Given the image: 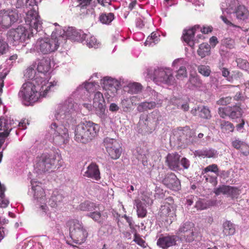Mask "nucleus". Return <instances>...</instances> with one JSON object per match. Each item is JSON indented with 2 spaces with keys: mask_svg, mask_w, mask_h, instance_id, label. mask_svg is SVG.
<instances>
[{
  "mask_svg": "<svg viewBox=\"0 0 249 249\" xmlns=\"http://www.w3.org/2000/svg\"><path fill=\"white\" fill-rule=\"evenodd\" d=\"M204 171L205 172H212L216 174L217 176H219V169L218 166L215 164H213L207 166L205 169Z\"/></svg>",
  "mask_w": 249,
  "mask_h": 249,
  "instance_id": "obj_52",
  "label": "nucleus"
},
{
  "mask_svg": "<svg viewBox=\"0 0 249 249\" xmlns=\"http://www.w3.org/2000/svg\"><path fill=\"white\" fill-rule=\"evenodd\" d=\"M85 177L98 180L100 179V173L98 165L95 163H91L87 167L85 172Z\"/></svg>",
  "mask_w": 249,
  "mask_h": 249,
  "instance_id": "obj_24",
  "label": "nucleus"
},
{
  "mask_svg": "<svg viewBox=\"0 0 249 249\" xmlns=\"http://www.w3.org/2000/svg\"><path fill=\"white\" fill-rule=\"evenodd\" d=\"M206 180L207 182L211 183L213 186H215L217 184V177L208 175L206 178Z\"/></svg>",
  "mask_w": 249,
  "mask_h": 249,
  "instance_id": "obj_60",
  "label": "nucleus"
},
{
  "mask_svg": "<svg viewBox=\"0 0 249 249\" xmlns=\"http://www.w3.org/2000/svg\"><path fill=\"white\" fill-rule=\"evenodd\" d=\"M38 78L24 83L19 92L18 96L25 106L33 105L42 96L44 88L46 82L45 80Z\"/></svg>",
  "mask_w": 249,
  "mask_h": 249,
  "instance_id": "obj_2",
  "label": "nucleus"
},
{
  "mask_svg": "<svg viewBox=\"0 0 249 249\" xmlns=\"http://www.w3.org/2000/svg\"><path fill=\"white\" fill-rule=\"evenodd\" d=\"M199 28L198 25H195L194 27L189 29H184L183 32L182 38L190 47H193L195 45L196 40L194 39V35L197 29Z\"/></svg>",
  "mask_w": 249,
  "mask_h": 249,
  "instance_id": "obj_22",
  "label": "nucleus"
},
{
  "mask_svg": "<svg viewBox=\"0 0 249 249\" xmlns=\"http://www.w3.org/2000/svg\"><path fill=\"white\" fill-rule=\"evenodd\" d=\"M171 103L173 105L177 106L178 108H180V105L179 103H182V100L179 98H177L176 97H173L170 100Z\"/></svg>",
  "mask_w": 249,
  "mask_h": 249,
  "instance_id": "obj_63",
  "label": "nucleus"
},
{
  "mask_svg": "<svg viewBox=\"0 0 249 249\" xmlns=\"http://www.w3.org/2000/svg\"><path fill=\"white\" fill-rule=\"evenodd\" d=\"M114 18V15L112 13H102L99 18L101 23L105 24H109Z\"/></svg>",
  "mask_w": 249,
  "mask_h": 249,
  "instance_id": "obj_40",
  "label": "nucleus"
},
{
  "mask_svg": "<svg viewBox=\"0 0 249 249\" xmlns=\"http://www.w3.org/2000/svg\"><path fill=\"white\" fill-rule=\"evenodd\" d=\"M97 205L91 201L86 200L80 203L78 209L83 211H93L96 210Z\"/></svg>",
  "mask_w": 249,
  "mask_h": 249,
  "instance_id": "obj_33",
  "label": "nucleus"
},
{
  "mask_svg": "<svg viewBox=\"0 0 249 249\" xmlns=\"http://www.w3.org/2000/svg\"><path fill=\"white\" fill-rule=\"evenodd\" d=\"M210 45L207 43L201 44L197 50V54L201 58L209 55L210 54Z\"/></svg>",
  "mask_w": 249,
  "mask_h": 249,
  "instance_id": "obj_37",
  "label": "nucleus"
},
{
  "mask_svg": "<svg viewBox=\"0 0 249 249\" xmlns=\"http://www.w3.org/2000/svg\"><path fill=\"white\" fill-rule=\"evenodd\" d=\"M99 130V124L90 121H84L75 128V140L82 143H87L98 135Z\"/></svg>",
  "mask_w": 249,
  "mask_h": 249,
  "instance_id": "obj_3",
  "label": "nucleus"
},
{
  "mask_svg": "<svg viewBox=\"0 0 249 249\" xmlns=\"http://www.w3.org/2000/svg\"><path fill=\"white\" fill-rule=\"evenodd\" d=\"M36 62H34L31 66H30L26 70V72H25L24 76L29 79H30L31 81L33 80L36 79L37 78L38 80L39 81V79H42V80H45L44 77H42L39 73H36Z\"/></svg>",
  "mask_w": 249,
  "mask_h": 249,
  "instance_id": "obj_25",
  "label": "nucleus"
},
{
  "mask_svg": "<svg viewBox=\"0 0 249 249\" xmlns=\"http://www.w3.org/2000/svg\"><path fill=\"white\" fill-rule=\"evenodd\" d=\"M198 110L199 112V115L201 118L205 119H209L211 118L210 110L207 107H198Z\"/></svg>",
  "mask_w": 249,
  "mask_h": 249,
  "instance_id": "obj_42",
  "label": "nucleus"
},
{
  "mask_svg": "<svg viewBox=\"0 0 249 249\" xmlns=\"http://www.w3.org/2000/svg\"><path fill=\"white\" fill-rule=\"evenodd\" d=\"M133 241L143 248H145L147 246V244L145 243V241L137 235H135Z\"/></svg>",
  "mask_w": 249,
  "mask_h": 249,
  "instance_id": "obj_57",
  "label": "nucleus"
},
{
  "mask_svg": "<svg viewBox=\"0 0 249 249\" xmlns=\"http://www.w3.org/2000/svg\"><path fill=\"white\" fill-rule=\"evenodd\" d=\"M194 224L191 222H186L182 224L177 233L183 236L187 242H191L195 240L196 234L194 231Z\"/></svg>",
  "mask_w": 249,
  "mask_h": 249,
  "instance_id": "obj_13",
  "label": "nucleus"
},
{
  "mask_svg": "<svg viewBox=\"0 0 249 249\" xmlns=\"http://www.w3.org/2000/svg\"><path fill=\"white\" fill-rule=\"evenodd\" d=\"M151 117L153 121L156 124L159 123V122L161 120V116L160 115V113L158 110H155L153 111L151 114L150 115L149 119H150Z\"/></svg>",
  "mask_w": 249,
  "mask_h": 249,
  "instance_id": "obj_51",
  "label": "nucleus"
},
{
  "mask_svg": "<svg viewBox=\"0 0 249 249\" xmlns=\"http://www.w3.org/2000/svg\"><path fill=\"white\" fill-rule=\"evenodd\" d=\"M223 43L228 48L231 49L234 47V41L231 39L226 38L224 39Z\"/></svg>",
  "mask_w": 249,
  "mask_h": 249,
  "instance_id": "obj_64",
  "label": "nucleus"
},
{
  "mask_svg": "<svg viewBox=\"0 0 249 249\" xmlns=\"http://www.w3.org/2000/svg\"><path fill=\"white\" fill-rule=\"evenodd\" d=\"M80 41L89 48H97L99 44L96 38L89 34H83Z\"/></svg>",
  "mask_w": 249,
  "mask_h": 249,
  "instance_id": "obj_27",
  "label": "nucleus"
},
{
  "mask_svg": "<svg viewBox=\"0 0 249 249\" xmlns=\"http://www.w3.org/2000/svg\"><path fill=\"white\" fill-rule=\"evenodd\" d=\"M63 198L62 195L57 190H54L48 200V204L51 207L56 208L60 204Z\"/></svg>",
  "mask_w": 249,
  "mask_h": 249,
  "instance_id": "obj_26",
  "label": "nucleus"
},
{
  "mask_svg": "<svg viewBox=\"0 0 249 249\" xmlns=\"http://www.w3.org/2000/svg\"><path fill=\"white\" fill-rule=\"evenodd\" d=\"M180 156L177 152L169 153L166 159V163L172 170L178 171L181 169L179 165Z\"/></svg>",
  "mask_w": 249,
  "mask_h": 249,
  "instance_id": "obj_20",
  "label": "nucleus"
},
{
  "mask_svg": "<svg viewBox=\"0 0 249 249\" xmlns=\"http://www.w3.org/2000/svg\"><path fill=\"white\" fill-rule=\"evenodd\" d=\"M30 31L25 27L19 26L16 29H12L8 31L7 37L8 41L13 46L19 45L28 41L31 36H33Z\"/></svg>",
  "mask_w": 249,
  "mask_h": 249,
  "instance_id": "obj_5",
  "label": "nucleus"
},
{
  "mask_svg": "<svg viewBox=\"0 0 249 249\" xmlns=\"http://www.w3.org/2000/svg\"><path fill=\"white\" fill-rule=\"evenodd\" d=\"M76 106L71 98L58 106L54 116L57 121L60 120L61 124L53 122L51 125L52 133L53 132V142L56 145H61L69 141L68 127L73 122L71 114Z\"/></svg>",
  "mask_w": 249,
  "mask_h": 249,
  "instance_id": "obj_1",
  "label": "nucleus"
},
{
  "mask_svg": "<svg viewBox=\"0 0 249 249\" xmlns=\"http://www.w3.org/2000/svg\"><path fill=\"white\" fill-rule=\"evenodd\" d=\"M219 127L221 131L225 133H230L232 132L234 129V125L229 121L224 120L219 121Z\"/></svg>",
  "mask_w": 249,
  "mask_h": 249,
  "instance_id": "obj_31",
  "label": "nucleus"
},
{
  "mask_svg": "<svg viewBox=\"0 0 249 249\" xmlns=\"http://www.w3.org/2000/svg\"><path fill=\"white\" fill-rule=\"evenodd\" d=\"M197 71L199 73L205 77L209 76L211 73L210 67L208 65H200L198 66Z\"/></svg>",
  "mask_w": 249,
  "mask_h": 249,
  "instance_id": "obj_43",
  "label": "nucleus"
},
{
  "mask_svg": "<svg viewBox=\"0 0 249 249\" xmlns=\"http://www.w3.org/2000/svg\"><path fill=\"white\" fill-rule=\"evenodd\" d=\"M63 32L62 34H61V32L59 34L57 32L56 34L57 36H61L63 37L61 39V43H62L63 40H65L66 39L73 41H80L82 38V34H84L83 31L77 30L73 27H68L66 31L63 30Z\"/></svg>",
  "mask_w": 249,
  "mask_h": 249,
  "instance_id": "obj_15",
  "label": "nucleus"
},
{
  "mask_svg": "<svg viewBox=\"0 0 249 249\" xmlns=\"http://www.w3.org/2000/svg\"><path fill=\"white\" fill-rule=\"evenodd\" d=\"M223 233L226 236L233 235L235 231L234 225L230 221H226L223 223Z\"/></svg>",
  "mask_w": 249,
  "mask_h": 249,
  "instance_id": "obj_39",
  "label": "nucleus"
},
{
  "mask_svg": "<svg viewBox=\"0 0 249 249\" xmlns=\"http://www.w3.org/2000/svg\"><path fill=\"white\" fill-rule=\"evenodd\" d=\"M11 124L8 123V120L3 118H0V130L2 132H8V135L12 130Z\"/></svg>",
  "mask_w": 249,
  "mask_h": 249,
  "instance_id": "obj_41",
  "label": "nucleus"
},
{
  "mask_svg": "<svg viewBox=\"0 0 249 249\" xmlns=\"http://www.w3.org/2000/svg\"><path fill=\"white\" fill-rule=\"evenodd\" d=\"M162 183L168 188L178 191L180 188V182L176 175L172 172L165 175L162 179Z\"/></svg>",
  "mask_w": 249,
  "mask_h": 249,
  "instance_id": "obj_16",
  "label": "nucleus"
},
{
  "mask_svg": "<svg viewBox=\"0 0 249 249\" xmlns=\"http://www.w3.org/2000/svg\"><path fill=\"white\" fill-rule=\"evenodd\" d=\"M243 114L242 108L238 106H230V112L229 117L232 119L241 118Z\"/></svg>",
  "mask_w": 249,
  "mask_h": 249,
  "instance_id": "obj_32",
  "label": "nucleus"
},
{
  "mask_svg": "<svg viewBox=\"0 0 249 249\" xmlns=\"http://www.w3.org/2000/svg\"><path fill=\"white\" fill-rule=\"evenodd\" d=\"M236 61L238 68L247 71L249 73V63L246 60L239 58L236 59Z\"/></svg>",
  "mask_w": 249,
  "mask_h": 249,
  "instance_id": "obj_45",
  "label": "nucleus"
},
{
  "mask_svg": "<svg viewBox=\"0 0 249 249\" xmlns=\"http://www.w3.org/2000/svg\"><path fill=\"white\" fill-rule=\"evenodd\" d=\"M156 107L155 102H144L141 103L137 107L138 111L142 112L148 109H152Z\"/></svg>",
  "mask_w": 249,
  "mask_h": 249,
  "instance_id": "obj_38",
  "label": "nucleus"
},
{
  "mask_svg": "<svg viewBox=\"0 0 249 249\" xmlns=\"http://www.w3.org/2000/svg\"><path fill=\"white\" fill-rule=\"evenodd\" d=\"M231 76H232V79L234 78L236 80H242L243 82V74L239 71H235Z\"/></svg>",
  "mask_w": 249,
  "mask_h": 249,
  "instance_id": "obj_62",
  "label": "nucleus"
},
{
  "mask_svg": "<svg viewBox=\"0 0 249 249\" xmlns=\"http://www.w3.org/2000/svg\"><path fill=\"white\" fill-rule=\"evenodd\" d=\"M178 236L175 235H170L169 234H161L157 241L158 246L163 249H167L168 248L176 245Z\"/></svg>",
  "mask_w": 249,
  "mask_h": 249,
  "instance_id": "obj_17",
  "label": "nucleus"
},
{
  "mask_svg": "<svg viewBox=\"0 0 249 249\" xmlns=\"http://www.w3.org/2000/svg\"><path fill=\"white\" fill-rule=\"evenodd\" d=\"M153 79L157 84L163 83L168 85H174L176 81L172 70L166 68H158L155 69Z\"/></svg>",
  "mask_w": 249,
  "mask_h": 249,
  "instance_id": "obj_7",
  "label": "nucleus"
},
{
  "mask_svg": "<svg viewBox=\"0 0 249 249\" xmlns=\"http://www.w3.org/2000/svg\"><path fill=\"white\" fill-rule=\"evenodd\" d=\"M137 215L139 217L143 218L147 213L145 205L140 200L135 201Z\"/></svg>",
  "mask_w": 249,
  "mask_h": 249,
  "instance_id": "obj_36",
  "label": "nucleus"
},
{
  "mask_svg": "<svg viewBox=\"0 0 249 249\" xmlns=\"http://www.w3.org/2000/svg\"><path fill=\"white\" fill-rule=\"evenodd\" d=\"M101 84L104 89L107 91H110L113 94L117 92V88L120 84L117 80L107 76L105 77L103 80H101Z\"/></svg>",
  "mask_w": 249,
  "mask_h": 249,
  "instance_id": "obj_21",
  "label": "nucleus"
},
{
  "mask_svg": "<svg viewBox=\"0 0 249 249\" xmlns=\"http://www.w3.org/2000/svg\"><path fill=\"white\" fill-rule=\"evenodd\" d=\"M154 96L155 97L154 98V102H156V107H160L163 102V98L161 95L158 92H154Z\"/></svg>",
  "mask_w": 249,
  "mask_h": 249,
  "instance_id": "obj_56",
  "label": "nucleus"
},
{
  "mask_svg": "<svg viewBox=\"0 0 249 249\" xmlns=\"http://www.w3.org/2000/svg\"><path fill=\"white\" fill-rule=\"evenodd\" d=\"M87 92L86 89L83 87V85H80L77 87L75 91L72 94L71 96L75 98H82L83 95Z\"/></svg>",
  "mask_w": 249,
  "mask_h": 249,
  "instance_id": "obj_44",
  "label": "nucleus"
},
{
  "mask_svg": "<svg viewBox=\"0 0 249 249\" xmlns=\"http://www.w3.org/2000/svg\"><path fill=\"white\" fill-rule=\"evenodd\" d=\"M95 82L85 83L83 85L87 92L89 93L94 89V87L95 86Z\"/></svg>",
  "mask_w": 249,
  "mask_h": 249,
  "instance_id": "obj_59",
  "label": "nucleus"
},
{
  "mask_svg": "<svg viewBox=\"0 0 249 249\" xmlns=\"http://www.w3.org/2000/svg\"><path fill=\"white\" fill-rule=\"evenodd\" d=\"M233 14L238 19L244 20L248 18L249 11L244 5H239L237 7Z\"/></svg>",
  "mask_w": 249,
  "mask_h": 249,
  "instance_id": "obj_30",
  "label": "nucleus"
},
{
  "mask_svg": "<svg viewBox=\"0 0 249 249\" xmlns=\"http://www.w3.org/2000/svg\"><path fill=\"white\" fill-rule=\"evenodd\" d=\"M159 214L162 221H166L168 224L172 223L174 216L173 207L169 203H166L161 206Z\"/></svg>",
  "mask_w": 249,
  "mask_h": 249,
  "instance_id": "obj_19",
  "label": "nucleus"
},
{
  "mask_svg": "<svg viewBox=\"0 0 249 249\" xmlns=\"http://www.w3.org/2000/svg\"><path fill=\"white\" fill-rule=\"evenodd\" d=\"M213 192L216 196L222 194L232 198H237L240 195V191L236 187L224 185L214 189Z\"/></svg>",
  "mask_w": 249,
  "mask_h": 249,
  "instance_id": "obj_18",
  "label": "nucleus"
},
{
  "mask_svg": "<svg viewBox=\"0 0 249 249\" xmlns=\"http://www.w3.org/2000/svg\"><path fill=\"white\" fill-rule=\"evenodd\" d=\"M57 29L52 32L51 38H39L36 42V49L42 54H49L55 52L61 43V36H57Z\"/></svg>",
  "mask_w": 249,
  "mask_h": 249,
  "instance_id": "obj_4",
  "label": "nucleus"
},
{
  "mask_svg": "<svg viewBox=\"0 0 249 249\" xmlns=\"http://www.w3.org/2000/svg\"><path fill=\"white\" fill-rule=\"evenodd\" d=\"M25 21L29 25L32 34H36L41 30L42 21L38 12L34 8L27 12Z\"/></svg>",
  "mask_w": 249,
  "mask_h": 249,
  "instance_id": "obj_9",
  "label": "nucleus"
},
{
  "mask_svg": "<svg viewBox=\"0 0 249 249\" xmlns=\"http://www.w3.org/2000/svg\"><path fill=\"white\" fill-rule=\"evenodd\" d=\"M36 62V70L40 75H45L51 69V59L49 58H43L38 59Z\"/></svg>",
  "mask_w": 249,
  "mask_h": 249,
  "instance_id": "obj_23",
  "label": "nucleus"
},
{
  "mask_svg": "<svg viewBox=\"0 0 249 249\" xmlns=\"http://www.w3.org/2000/svg\"><path fill=\"white\" fill-rule=\"evenodd\" d=\"M232 98L230 97H226L225 98H221L217 101V104L219 105H227L230 104Z\"/></svg>",
  "mask_w": 249,
  "mask_h": 249,
  "instance_id": "obj_58",
  "label": "nucleus"
},
{
  "mask_svg": "<svg viewBox=\"0 0 249 249\" xmlns=\"http://www.w3.org/2000/svg\"><path fill=\"white\" fill-rule=\"evenodd\" d=\"M87 216L91 218L94 221L99 223L101 225L103 224V221L101 220V214L99 212L94 211L87 214Z\"/></svg>",
  "mask_w": 249,
  "mask_h": 249,
  "instance_id": "obj_46",
  "label": "nucleus"
},
{
  "mask_svg": "<svg viewBox=\"0 0 249 249\" xmlns=\"http://www.w3.org/2000/svg\"><path fill=\"white\" fill-rule=\"evenodd\" d=\"M127 91L131 94H138L142 91V85L139 83L133 82L129 83L127 87Z\"/></svg>",
  "mask_w": 249,
  "mask_h": 249,
  "instance_id": "obj_35",
  "label": "nucleus"
},
{
  "mask_svg": "<svg viewBox=\"0 0 249 249\" xmlns=\"http://www.w3.org/2000/svg\"><path fill=\"white\" fill-rule=\"evenodd\" d=\"M222 75L224 77L226 78V79L232 82V76H231L230 75V71L228 70V69L225 68H221L220 69Z\"/></svg>",
  "mask_w": 249,
  "mask_h": 249,
  "instance_id": "obj_55",
  "label": "nucleus"
},
{
  "mask_svg": "<svg viewBox=\"0 0 249 249\" xmlns=\"http://www.w3.org/2000/svg\"><path fill=\"white\" fill-rule=\"evenodd\" d=\"M159 37L157 34L153 32L150 36H149L145 42L146 45H152V44H156L159 41Z\"/></svg>",
  "mask_w": 249,
  "mask_h": 249,
  "instance_id": "obj_48",
  "label": "nucleus"
},
{
  "mask_svg": "<svg viewBox=\"0 0 249 249\" xmlns=\"http://www.w3.org/2000/svg\"><path fill=\"white\" fill-rule=\"evenodd\" d=\"M45 81L46 82V83L45 84V86L44 88V90H42L43 91V97H46L47 93L52 88H53L54 86H56L57 84V81H53L51 82L50 83H48V81H47L45 79Z\"/></svg>",
  "mask_w": 249,
  "mask_h": 249,
  "instance_id": "obj_49",
  "label": "nucleus"
},
{
  "mask_svg": "<svg viewBox=\"0 0 249 249\" xmlns=\"http://www.w3.org/2000/svg\"><path fill=\"white\" fill-rule=\"evenodd\" d=\"M72 223L73 225L70 228V235L75 243L81 244L85 241L88 232L79 221L74 220Z\"/></svg>",
  "mask_w": 249,
  "mask_h": 249,
  "instance_id": "obj_8",
  "label": "nucleus"
},
{
  "mask_svg": "<svg viewBox=\"0 0 249 249\" xmlns=\"http://www.w3.org/2000/svg\"><path fill=\"white\" fill-rule=\"evenodd\" d=\"M229 112L230 106L224 107H219L218 108V113L223 119H225L226 117H229Z\"/></svg>",
  "mask_w": 249,
  "mask_h": 249,
  "instance_id": "obj_50",
  "label": "nucleus"
},
{
  "mask_svg": "<svg viewBox=\"0 0 249 249\" xmlns=\"http://www.w3.org/2000/svg\"><path fill=\"white\" fill-rule=\"evenodd\" d=\"M31 184L32 186L29 191V194L33 196L34 203L39 205L40 208L45 212L47 207L45 204L46 198L44 189L38 184L34 185L32 182Z\"/></svg>",
  "mask_w": 249,
  "mask_h": 249,
  "instance_id": "obj_11",
  "label": "nucleus"
},
{
  "mask_svg": "<svg viewBox=\"0 0 249 249\" xmlns=\"http://www.w3.org/2000/svg\"><path fill=\"white\" fill-rule=\"evenodd\" d=\"M136 98V96H133L130 98H125L122 100L121 103V107L124 112H129L131 110Z\"/></svg>",
  "mask_w": 249,
  "mask_h": 249,
  "instance_id": "obj_29",
  "label": "nucleus"
},
{
  "mask_svg": "<svg viewBox=\"0 0 249 249\" xmlns=\"http://www.w3.org/2000/svg\"><path fill=\"white\" fill-rule=\"evenodd\" d=\"M202 84V81L199 76L196 73H191L189 79L186 85L189 89H192L195 87H200Z\"/></svg>",
  "mask_w": 249,
  "mask_h": 249,
  "instance_id": "obj_28",
  "label": "nucleus"
},
{
  "mask_svg": "<svg viewBox=\"0 0 249 249\" xmlns=\"http://www.w3.org/2000/svg\"><path fill=\"white\" fill-rule=\"evenodd\" d=\"M232 145L237 149H241L243 150V148L246 150L242 151V153L245 156H248L249 154V146L244 142L238 140H235L232 142Z\"/></svg>",
  "mask_w": 249,
  "mask_h": 249,
  "instance_id": "obj_34",
  "label": "nucleus"
},
{
  "mask_svg": "<svg viewBox=\"0 0 249 249\" xmlns=\"http://www.w3.org/2000/svg\"><path fill=\"white\" fill-rule=\"evenodd\" d=\"M8 49L7 43L3 39L0 38V55L5 53Z\"/></svg>",
  "mask_w": 249,
  "mask_h": 249,
  "instance_id": "obj_54",
  "label": "nucleus"
},
{
  "mask_svg": "<svg viewBox=\"0 0 249 249\" xmlns=\"http://www.w3.org/2000/svg\"><path fill=\"white\" fill-rule=\"evenodd\" d=\"M18 15L16 10H1L0 11V26L3 29H7L17 22Z\"/></svg>",
  "mask_w": 249,
  "mask_h": 249,
  "instance_id": "obj_12",
  "label": "nucleus"
},
{
  "mask_svg": "<svg viewBox=\"0 0 249 249\" xmlns=\"http://www.w3.org/2000/svg\"><path fill=\"white\" fill-rule=\"evenodd\" d=\"M182 166L184 169H187L190 166V161L186 158H182L180 161L179 160V164Z\"/></svg>",
  "mask_w": 249,
  "mask_h": 249,
  "instance_id": "obj_61",
  "label": "nucleus"
},
{
  "mask_svg": "<svg viewBox=\"0 0 249 249\" xmlns=\"http://www.w3.org/2000/svg\"><path fill=\"white\" fill-rule=\"evenodd\" d=\"M93 107L95 113L100 118H104L105 116V101L103 94L97 91L94 94Z\"/></svg>",
  "mask_w": 249,
  "mask_h": 249,
  "instance_id": "obj_14",
  "label": "nucleus"
},
{
  "mask_svg": "<svg viewBox=\"0 0 249 249\" xmlns=\"http://www.w3.org/2000/svg\"><path fill=\"white\" fill-rule=\"evenodd\" d=\"M176 76L179 80H183L186 78L187 77V72L186 67L184 66L180 67L179 69L177 71Z\"/></svg>",
  "mask_w": 249,
  "mask_h": 249,
  "instance_id": "obj_47",
  "label": "nucleus"
},
{
  "mask_svg": "<svg viewBox=\"0 0 249 249\" xmlns=\"http://www.w3.org/2000/svg\"><path fill=\"white\" fill-rule=\"evenodd\" d=\"M58 154L50 155L43 154L36 158V163L34 166L36 172L39 174L48 171L55 162L56 160H59Z\"/></svg>",
  "mask_w": 249,
  "mask_h": 249,
  "instance_id": "obj_6",
  "label": "nucleus"
},
{
  "mask_svg": "<svg viewBox=\"0 0 249 249\" xmlns=\"http://www.w3.org/2000/svg\"><path fill=\"white\" fill-rule=\"evenodd\" d=\"M103 144L111 159L117 160L119 158L122 153V148L117 140L106 137L104 139Z\"/></svg>",
  "mask_w": 249,
  "mask_h": 249,
  "instance_id": "obj_10",
  "label": "nucleus"
},
{
  "mask_svg": "<svg viewBox=\"0 0 249 249\" xmlns=\"http://www.w3.org/2000/svg\"><path fill=\"white\" fill-rule=\"evenodd\" d=\"M201 153L199 155L204 156L208 158H214L216 155V151L213 149L205 150L201 152Z\"/></svg>",
  "mask_w": 249,
  "mask_h": 249,
  "instance_id": "obj_53",
  "label": "nucleus"
}]
</instances>
